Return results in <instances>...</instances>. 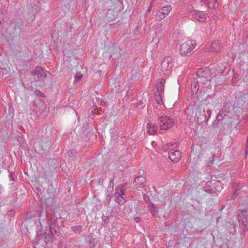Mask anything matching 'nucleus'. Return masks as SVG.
I'll use <instances>...</instances> for the list:
<instances>
[{
	"label": "nucleus",
	"instance_id": "1",
	"mask_svg": "<svg viewBox=\"0 0 248 248\" xmlns=\"http://www.w3.org/2000/svg\"><path fill=\"white\" fill-rule=\"evenodd\" d=\"M239 117L237 111H233L226 117H220L219 118L217 116L216 120L213 123V126L222 131L230 130L232 126V120L238 119Z\"/></svg>",
	"mask_w": 248,
	"mask_h": 248
},
{
	"label": "nucleus",
	"instance_id": "2",
	"mask_svg": "<svg viewBox=\"0 0 248 248\" xmlns=\"http://www.w3.org/2000/svg\"><path fill=\"white\" fill-rule=\"evenodd\" d=\"M47 224L49 229H46L43 233L46 243L52 242L54 234L59 229L57 217L54 215H47Z\"/></svg>",
	"mask_w": 248,
	"mask_h": 248
},
{
	"label": "nucleus",
	"instance_id": "3",
	"mask_svg": "<svg viewBox=\"0 0 248 248\" xmlns=\"http://www.w3.org/2000/svg\"><path fill=\"white\" fill-rule=\"evenodd\" d=\"M196 43L194 40H189L183 43L180 47V53L182 56H188L191 55L192 51L196 47Z\"/></svg>",
	"mask_w": 248,
	"mask_h": 248
},
{
	"label": "nucleus",
	"instance_id": "4",
	"mask_svg": "<svg viewBox=\"0 0 248 248\" xmlns=\"http://www.w3.org/2000/svg\"><path fill=\"white\" fill-rule=\"evenodd\" d=\"M202 112H203V114H202L203 118H201V120L203 122H207L209 118H210L212 114V110L209 109L208 107H206L204 106H200L199 108L196 109V116L198 119H199L201 117H202Z\"/></svg>",
	"mask_w": 248,
	"mask_h": 248
},
{
	"label": "nucleus",
	"instance_id": "5",
	"mask_svg": "<svg viewBox=\"0 0 248 248\" xmlns=\"http://www.w3.org/2000/svg\"><path fill=\"white\" fill-rule=\"evenodd\" d=\"M238 220L240 228L243 231L248 230V211L239 210L238 214Z\"/></svg>",
	"mask_w": 248,
	"mask_h": 248
},
{
	"label": "nucleus",
	"instance_id": "6",
	"mask_svg": "<svg viewBox=\"0 0 248 248\" xmlns=\"http://www.w3.org/2000/svg\"><path fill=\"white\" fill-rule=\"evenodd\" d=\"M126 186V184H124L121 185H119L116 189H115V201L120 205L124 204L126 200L125 198L124 197V189L125 188Z\"/></svg>",
	"mask_w": 248,
	"mask_h": 248
},
{
	"label": "nucleus",
	"instance_id": "7",
	"mask_svg": "<svg viewBox=\"0 0 248 248\" xmlns=\"http://www.w3.org/2000/svg\"><path fill=\"white\" fill-rule=\"evenodd\" d=\"M158 123L160 124L161 130H163L171 128L174 124L173 119L167 115L160 117Z\"/></svg>",
	"mask_w": 248,
	"mask_h": 248
},
{
	"label": "nucleus",
	"instance_id": "8",
	"mask_svg": "<svg viewBox=\"0 0 248 248\" xmlns=\"http://www.w3.org/2000/svg\"><path fill=\"white\" fill-rule=\"evenodd\" d=\"M173 66L172 59L171 57L166 56L164 58L161 63L162 71H165L166 74H169Z\"/></svg>",
	"mask_w": 248,
	"mask_h": 248
},
{
	"label": "nucleus",
	"instance_id": "9",
	"mask_svg": "<svg viewBox=\"0 0 248 248\" xmlns=\"http://www.w3.org/2000/svg\"><path fill=\"white\" fill-rule=\"evenodd\" d=\"M172 8L170 5H166L162 8L159 9L155 15V18L157 20H161L163 19L171 10Z\"/></svg>",
	"mask_w": 248,
	"mask_h": 248
},
{
	"label": "nucleus",
	"instance_id": "10",
	"mask_svg": "<svg viewBox=\"0 0 248 248\" xmlns=\"http://www.w3.org/2000/svg\"><path fill=\"white\" fill-rule=\"evenodd\" d=\"M211 74V69L208 67H205L200 69L197 72V76L200 78V80L207 81V78Z\"/></svg>",
	"mask_w": 248,
	"mask_h": 248
},
{
	"label": "nucleus",
	"instance_id": "11",
	"mask_svg": "<svg viewBox=\"0 0 248 248\" xmlns=\"http://www.w3.org/2000/svg\"><path fill=\"white\" fill-rule=\"evenodd\" d=\"M232 108V105L231 103L228 102H224L222 108L220 110L219 113L217 115V116L220 118V117H226L228 116L231 113L230 109Z\"/></svg>",
	"mask_w": 248,
	"mask_h": 248
},
{
	"label": "nucleus",
	"instance_id": "12",
	"mask_svg": "<svg viewBox=\"0 0 248 248\" xmlns=\"http://www.w3.org/2000/svg\"><path fill=\"white\" fill-rule=\"evenodd\" d=\"M191 18L199 22H205L206 17L205 14L200 11H193L190 15Z\"/></svg>",
	"mask_w": 248,
	"mask_h": 248
},
{
	"label": "nucleus",
	"instance_id": "13",
	"mask_svg": "<svg viewBox=\"0 0 248 248\" xmlns=\"http://www.w3.org/2000/svg\"><path fill=\"white\" fill-rule=\"evenodd\" d=\"M31 74L32 76H37V78L40 80H43L46 76V72L40 66L36 67L31 72Z\"/></svg>",
	"mask_w": 248,
	"mask_h": 248
},
{
	"label": "nucleus",
	"instance_id": "14",
	"mask_svg": "<svg viewBox=\"0 0 248 248\" xmlns=\"http://www.w3.org/2000/svg\"><path fill=\"white\" fill-rule=\"evenodd\" d=\"M168 155L171 161L174 163H177L181 158V152L177 150L174 151L169 152Z\"/></svg>",
	"mask_w": 248,
	"mask_h": 248
},
{
	"label": "nucleus",
	"instance_id": "15",
	"mask_svg": "<svg viewBox=\"0 0 248 248\" xmlns=\"http://www.w3.org/2000/svg\"><path fill=\"white\" fill-rule=\"evenodd\" d=\"M200 83L201 84L205 85V84L204 82H202L201 80H198V79L194 78L192 81L191 83V93L193 95L194 94H196L200 87Z\"/></svg>",
	"mask_w": 248,
	"mask_h": 248
},
{
	"label": "nucleus",
	"instance_id": "16",
	"mask_svg": "<svg viewBox=\"0 0 248 248\" xmlns=\"http://www.w3.org/2000/svg\"><path fill=\"white\" fill-rule=\"evenodd\" d=\"M86 240L88 244L89 248H93L98 242V240L94 237V234L93 233H91L87 235Z\"/></svg>",
	"mask_w": 248,
	"mask_h": 248
},
{
	"label": "nucleus",
	"instance_id": "17",
	"mask_svg": "<svg viewBox=\"0 0 248 248\" xmlns=\"http://www.w3.org/2000/svg\"><path fill=\"white\" fill-rule=\"evenodd\" d=\"M146 180L144 176L141 175L136 177L134 180L133 184L136 188L140 187H143Z\"/></svg>",
	"mask_w": 248,
	"mask_h": 248
},
{
	"label": "nucleus",
	"instance_id": "18",
	"mask_svg": "<svg viewBox=\"0 0 248 248\" xmlns=\"http://www.w3.org/2000/svg\"><path fill=\"white\" fill-rule=\"evenodd\" d=\"M222 45L219 41H215L212 42L210 45V50L216 52H220L221 51Z\"/></svg>",
	"mask_w": 248,
	"mask_h": 248
},
{
	"label": "nucleus",
	"instance_id": "19",
	"mask_svg": "<svg viewBox=\"0 0 248 248\" xmlns=\"http://www.w3.org/2000/svg\"><path fill=\"white\" fill-rule=\"evenodd\" d=\"M202 4H205L210 8H216L218 7L217 0H201Z\"/></svg>",
	"mask_w": 248,
	"mask_h": 248
},
{
	"label": "nucleus",
	"instance_id": "20",
	"mask_svg": "<svg viewBox=\"0 0 248 248\" xmlns=\"http://www.w3.org/2000/svg\"><path fill=\"white\" fill-rule=\"evenodd\" d=\"M158 130L157 125L155 124L148 123L147 125V131L150 135H154Z\"/></svg>",
	"mask_w": 248,
	"mask_h": 248
},
{
	"label": "nucleus",
	"instance_id": "21",
	"mask_svg": "<svg viewBox=\"0 0 248 248\" xmlns=\"http://www.w3.org/2000/svg\"><path fill=\"white\" fill-rule=\"evenodd\" d=\"M33 106L36 108L42 109L45 105V101L42 99L36 98L33 101Z\"/></svg>",
	"mask_w": 248,
	"mask_h": 248
},
{
	"label": "nucleus",
	"instance_id": "22",
	"mask_svg": "<svg viewBox=\"0 0 248 248\" xmlns=\"http://www.w3.org/2000/svg\"><path fill=\"white\" fill-rule=\"evenodd\" d=\"M178 146V143H169L164 145L163 146V150L164 151H169V152H172L175 148Z\"/></svg>",
	"mask_w": 248,
	"mask_h": 248
},
{
	"label": "nucleus",
	"instance_id": "23",
	"mask_svg": "<svg viewBox=\"0 0 248 248\" xmlns=\"http://www.w3.org/2000/svg\"><path fill=\"white\" fill-rule=\"evenodd\" d=\"M42 212H41L40 213H37L36 211H32L28 213L26 215V218L25 219V222L26 223H28L29 220L32 219L33 217H35L38 216L39 217H41V214Z\"/></svg>",
	"mask_w": 248,
	"mask_h": 248
},
{
	"label": "nucleus",
	"instance_id": "24",
	"mask_svg": "<svg viewBox=\"0 0 248 248\" xmlns=\"http://www.w3.org/2000/svg\"><path fill=\"white\" fill-rule=\"evenodd\" d=\"M151 213L153 216L155 217H158V208L155 206L153 203H150V205H148Z\"/></svg>",
	"mask_w": 248,
	"mask_h": 248
},
{
	"label": "nucleus",
	"instance_id": "25",
	"mask_svg": "<svg viewBox=\"0 0 248 248\" xmlns=\"http://www.w3.org/2000/svg\"><path fill=\"white\" fill-rule=\"evenodd\" d=\"M163 96H164V94H163L161 93H157V92L155 93V98L156 102L158 104L160 105L163 103L162 99H163Z\"/></svg>",
	"mask_w": 248,
	"mask_h": 248
},
{
	"label": "nucleus",
	"instance_id": "26",
	"mask_svg": "<svg viewBox=\"0 0 248 248\" xmlns=\"http://www.w3.org/2000/svg\"><path fill=\"white\" fill-rule=\"evenodd\" d=\"M112 191V189H110V188H109V190H108V191L106 192V198L105 201V202L107 204H109V202L111 201V192Z\"/></svg>",
	"mask_w": 248,
	"mask_h": 248
},
{
	"label": "nucleus",
	"instance_id": "27",
	"mask_svg": "<svg viewBox=\"0 0 248 248\" xmlns=\"http://www.w3.org/2000/svg\"><path fill=\"white\" fill-rule=\"evenodd\" d=\"M44 200V202H42V203H44L45 204L46 208H48L50 206L53 202V199L52 198L45 199V197Z\"/></svg>",
	"mask_w": 248,
	"mask_h": 248
},
{
	"label": "nucleus",
	"instance_id": "28",
	"mask_svg": "<svg viewBox=\"0 0 248 248\" xmlns=\"http://www.w3.org/2000/svg\"><path fill=\"white\" fill-rule=\"evenodd\" d=\"M14 31L15 32L16 36L17 35H19V33L21 31V24L20 22H16L15 24V27H14Z\"/></svg>",
	"mask_w": 248,
	"mask_h": 248
},
{
	"label": "nucleus",
	"instance_id": "29",
	"mask_svg": "<svg viewBox=\"0 0 248 248\" xmlns=\"http://www.w3.org/2000/svg\"><path fill=\"white\" fill-rule=\"evenodd\" d=\"M240 189V188L239 187L238 185H236V184L233 185V191L232 196L233 199H234L238 196V193H237V191H238Z\"/></svg>",
	"mask_w": 248,
	"mask_h": 248
},
{
	"label": "nucleus",
	"instance_id": "30",
	"mask_svg": "<svg viewBox=\"0 0 248 248\" xmlns=\"http://www.w3.org/2000/svg\"><path fill=\"white\" fill-rule=\"evenodd\" d=\"M82 228L81 226L78 225L72 227V230L75 233H79L81 232Z\"/></svg>",
	"mask_w": 248,
	"mask_h": 248
},
{
	"label": "nucleus",
	"instance_id": "31",
	"mask_svg": "<svg viewBox=\"0 0 248 248\" xmlns=\"http://www.w3.org/2000/svg\"><path fill=\"white\" fill-rule=\"evenodd\" d=\"M204 190L205 192H208L210 194H212L213 193H215L216 191L213 188H212L211 186H205L204 187Z\"/></svg>",
	"mask_w": 248,
	"mask_h": 248
},
{
	"label": "nucleus",
	"instance_id": "32",
	"mask_svg": "<svg viewBox=\"0 0 248 248\" xmlns=\"http://www.w3.org/2000/svg\"><path fill=\"white\" fill-rule=\"evenodd\" d=\"M34 93L38 97L45 98L46 97L44 93L38 90H35Z\"/></svg>",
	"mask_w": 248,
	"mask_h": 248
},
{
	"label": "nucleus",
	"instance_id": "33",
	"mask_svg": "<svg viewBox=\"0 0 248 248\" xmlns=\"http://www.w3.org/2000/svg\"><path fill=\"white\" fill-rule=\"evenodd\" d=\"M215 160V158L214 156H211L209 157L207 160L206 165H208V166L210 167L212 165Z\"/></svg>",
	"mask_w": 248,
	"mask_h": 248
},
{
	"label": "nucleus",
	"instance_id": "34",
	"mask_svg": "<svg viewBox=\"0 0 248 248\" xmlns=\"http://www.w3.org/2000/svg\"><path fill=\"white\" fill-rule=\"evenodd\" d=\"M82 78V75L80 73H77L75 76V82H78Z\"/></svg>",
	"mask_w": 248,
	"mask_h": 248
},
{
	"label": "nucleus",
	"instance_id": "35",
	"mask_svg": "<svg viewBox=\"0 0 248 248\" xmlns=\"http://www.w3.org/2000/svg\"><path fill=\"white\" fill-rule=\"evenodd\" d=\"M164 85H159L156 88V92L157 93H161L164 94Z\"/></svg>",
	"mask_w": 248,
	"mask_h": 248
},
{
	"label": "nucleus",
	"instance_id": "36",
	"mask_svg": "<svg viewBox=\"0 0 248 248\" xmlns=\"http://www.w3.org/2000/svg\"><path fill=\"white\" fill-rule=\"evenodd\" d=\"M143 199L146 203H148V205H150V203L152 202H151L150 198L149 196L146 194H144L143 195Z\"/></svg>",
	"mask_w": 248,
	"mask_h": 248
},
{
	"label": "nucleus",
	"instance_id": "37",
	"mask_svg": "<svg viewBox=\"0 0 248 248\" xmlns=\"http://www.w3.org/2000/svg\"><path fill=\"white\" fill-rule=\"evenodd\" d=\"M102 219L104 222L107 224L109 222V218L107 216L103 215L102 217Z\"/></svg>",
	"mask_w": 248,
	"mask_h": 248
},
{
	"label": "nucleus",
	"instance_id": "38",
	"mask_svg": "<svg viewBox=\"0 0 248 248\" xmlns=\"http://www.w3.org/2000/svg\"><path fill=\"white\" fill-rule=\"evenodd\" d=\"M76 153V151L74 150H71L68 152V155L70 157H74Z\"/></svg>",
	"mask_w": 248,
	"mask_h": 248
},
{
	"label": "nucleus",
	"instance_id": "39",
	"mask_svg": "<svg viewBox=\"0 0 248 248\" xmlns=\"http://www.w3.org/2000/svg\"><path fill=\"white\" fill-rule=\"evenodd\" d=\"M15 213V211L14 209L9 210L7 212V214L9 216H12L14 215Z\"/></svg>",
	"mask_w": 248,
	"mask_h": 248
},
{
	"label": "nucleus",
	"instance_id": "40",
	"mask_svg": "<svg viewBox=\"0 0 248 248\" xmlns=\"http://www.w3.org/2000/svg\"><path fill=\"white\" fill-rule=\"evenodd\" d=\"M156 0H153L152 2H151V5H150V6L148 8V11L149 12H150L151 11V7L152 6H155V1Z\"/></svg>",
	"mask_w": 248,
	"mask_h": 248
},
{
	"label": "nucleus",
	"instance_id": "41",
	"mask_svg": "<svg viewBox=\"0 0 248 248\" xmlns=\"http://www.w3.org/2000/svg\"><path fill=\"white\" fill-rule=\"evenodd\" d=\"M245 154L246 155H247L248 154V135L247 139L246 149L245 151Z\"/></svg>",
	"mask_w": 248,
	"mask_h": 248
},
{
	"label": "nucleus",
	"instance_id": "42",
	"mask_svg": "<svg viewBox=\"0 0 248 248\" xmlns=\"http://www.w3.org/2000/svg\"><path fill=\"white\" fill-rule=\"evenodd\" d=\"M134 220L136 222L139 223L140 221L141 218H140V217H134Z\"/></svg>",
	"mask_w": 248,
	"mask_h": 248
},
{
	"label": "nucleus",
	"instance_id": "43",
	"mask_svg": "<svg viewBox=\"0 0 248 248\" xmlns=\"http://www.w3.org/2000/svg\"><path fill=\"white\" fill-rule=\"evenodd\" d=\"M165 80L163 79H161L160 80V82H159V84L160 85H163V84L165 83Z\"/></svg>",
	"mask_w": 248,
	"mask_h": 248
},
{
	"label": "nucleus",
	"instance_id": "44",
	"mask_svg": "<svg viewBox=\"0 0 248 248\" xmlns=\"http://www.w3.org/2000/svg\"><path fill=\"white\" fill-rule=\"evenodd\" d=\"M107 104V102L104 100L101 101V105L103 106H105Z\"/></svg>",
	"mask_w": 248,
	"mask_h": 248
},
{
	"label": "nucleus",
	"instance_id": "45",
	"mask_svg": "<svg viewBox=\"0 0 248 248\" xmlns=\"http://www.w3.org/2000/svg\"><path fill=\"white\" fill-rule=\"evenodd\" d=\"M113 185H114V183L113 182V180L112 179L110 181L109 186H112V188L113 186Z\"/></svg>",
	"mask_w": 248,
	"mask_h": 248
},
{
	"label": "nucleus",
	"instance_id": "46",
	"mask_svg": "<svg viewBox=\"0 0 248 248\" xmlns=\"http://www.w3.org/2000/svg\"><path fill=\"white\" fill-rule=\"evenodd\" d=\"M9 176L11 180H12V181L14 180L13 176L11 173H10L9 174Z\"/></svg>",
	"mask_w": 248,
	"mask_h": 248
},
{
	"label": "nucleus",
	"instance_id": "47",
	"mask_svg": "<svg viewBox=\"0 0 248 248\" xmlns=\"http://www.w3.org/2000/svg\"><path fill=\"white\" fill-rule=\"evenodd\" d=\"M203 112H202L201 114H202V117H201L199 119H201V118L202 117L203 118V116L202 115V114H203Z\"/></svg>",
	"mask_w": 248,
	"mask_h": 248
},
{
	"label": "nucleus",
	"instance_id": "48",
	"mask_svg": "<svg viewBox=\"0 0 248 248\" xmlns=\"http://www.w3.org/2000/svg\"><path fill=\"white\" fill-rule=\"evenodd\" d=\"M141 104H142V102H141V101H140L138 103L139 105H140Z\"/></svg>",
	"mask_w": 248,
	"mask_h": 248
},
{
	"label": "nucleus",
	"instance_id": "49",
	"mask_svg": "<svg viewBox=\"0 0 248 248\" xmlns=\"http://www.w3.org/2000/svg\"><path fill=\"white\" fill-rule=\"evenodd\" d=\"M241 121H240L237 123V124H240L241 123Z\"/></svg>",
	"mask_w": 248,
	"mask_h": 248
},
{
	"label": "nucleus",
	"instance_id": "50",
	"mask_svg": "<svg viewBox=\"0 0 248 248\" xmlns=\"http://www.w3.org/2000/svg\"><path fill=\"white\" fill-rule=\"evenodd\" d=\"M108 14H109V13L108 12V14H107V16H108V18H109V17L108 16Z\"/></svg>",
	"mask_w": 248,
	"mask_h": 248
},
{
	"label": "nucleus",
	"instance_id": "51",
	"mask_svg": "<svg viewBox=\"0 0 248 248\" xmlns=\"http://www.w3.org/2000/svg\"><path fill=\"white\" fill-rule=\"evenodd\" d=\"M236 78V77H235V76H233V78Z\"/></svg>",
	"mask_w": 248,
	"mask_h": 248
}]
</instances>
